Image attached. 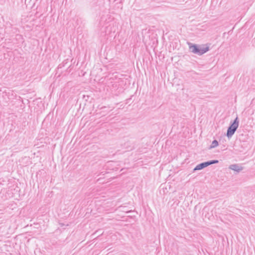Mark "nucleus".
Instances as JSON below:
<instances>
[{
  "label": "nucleus",
  "mask_w": 255,
  "mask_h": 255,
  "mask_svg": "<svg viewBox=\"0 0 255 255\" xmlns=\"http://www.w3.org/2000/svg\"><path fill=\"white\" fill-rule=\"evenodd\" d=\"M229 169L235 171H237V172H239L242 171L243 169V167L237 164H231L229 166Z\"/></svg>",
  "instance_id": "nucleus-5"
},
{
  "label": "nucleus",
  "mask_w": 255,
  "mask_h": 255,
  "mask_svg": "<svg viewBox=\"0 0 255 255\" xmlns=\"http://www.w3.org/2000/svg\"><path fill=\"white\" fill-rule=\"evenodd\" d=\"M123 148L125 149L127 151L131 150L134 148L133 143L130 140H128L126 142H125L123 144Z\"/></svg>",
  "instance_id": "nucleus-4"
},
{
  "label": "nucleus",
  "mask_w": 255,
  "mask_h": 255,
  "mask_svg": "<svg viewBox=\"0 0 255 255\" xmlns=\"http://www.w3.org/2000/svg\"><path fill=\"white\" fill-rule=\"evenodd\" d=\"M100 181V179H98L97 180V181Z\"/></svg>",
  "instance_id": "nucleus-9"
},
{
  "label": "nucleus",
  "mask_w": 255,
  "mask_h": 255,
  "mask_svg": "<svg viewBox=\"0 0 255 255\" xmlns=\"http://www.w3.org/2000/svg\"><path fill=\"white\" fill-rule=\"evenodd\" d=\"M239 121L238 120V118L236 117V118L234 120V121L231 123L229 127L228 128L227 132L226 135L228 138L231 137L235 133V131L239 127Z\"/></svg>",
  "instance_id": "nucleus-2"
},
{
  "label": "nucleus",
  "mask_w": 255,
  "mask_h": 255,
  "mask_svg": "<svg viewBox=\"0 0 255 255\" xmlns=\"http://www.w3.org/2000/svg\"><path fill=\"white\" fill-rule=\"evenodd\" d=\"M219 162L218 160H212L210 161H207L201 163L199 164H198L194 168V170H201L210 165L213 164H216Z\"/></svg>",
  "instance_id": "nucleus-3"
},
{
  "label": "nucleus",
  "mask_w": 255,
  "mask_h": 255,
  "mask_svg": "<svg viewBox=\"0 0 255 255\" xmlns=\"http://www.w3.org/2000/svg\"><path fill=\"white\" fill-rule=\"evenodd\" d=\"M218 145V141L217 140H214L212 141V142L210 146V149L215 148V147H217Z\"/></svg>",
  "instance_id": "nucleus-6"
},
{
  "label": "nucleus",
  "mask_w": 255,
  "mask_h": 255,
  "mask_svg": "<svg viewBox=\"0 0 255 255\" xmlns=\"http://www.w3.org/2000/svg\"><path fill=\"white\" fill-rule=\"evenodd\" d=\"M97 232H98V231H96V232H95V233L93 235L96 234Z\"/></svg>",
  "instance_id": "nucleus-8"
},
{
  "label": "nucleus",
  "mask_w": 255,
  "mask_h": 255,
  "mask_svg": "<svg viewBox=\"0 0 255 255\" xmlns=\"http://www.w3.org/2000/svg\"><path fill=\"white\" fill-rule=\"evenodd\" d=\"M188 44L190 51L193 53L198 55H202L209 50V48L208 46L204 47L190 42H188Z\"/></svg>",
  "instance_id": "nucleus-1"
},
{
  "label": "nucleus",
  "mask_w": 255,
  "mask_h": 255,
  "mask_svg": "<svg viewBox=\"0 0 255 255\" xmlns=\"http://www.w3.org/2000/svg\"><path fill=\"white\" fill-rule=\"evenodd\" d=\"M164 186H165V185L163 186V185H161V187L163 186V187H162V190H163V189H164Z\"/></svg>",
  "instance_id": "nucleus-7"
}]
</instances>
